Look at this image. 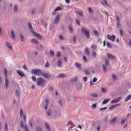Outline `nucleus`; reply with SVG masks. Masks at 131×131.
<instances>
[{
    "instance_id": "1",
    "label": "nucleus",
    "mask_w": 131,
    "mask_h": 131,
    "mask_svg": "<svg viewBox=\"0 0 131 131\" xmlns=\"http://www.w3.org/2000/svg\"><path fill=\"white\" fill-rule=\"evenodd\" d=\"M82 32L84 34L86 38H90V34L89 31L88 29L86 30V28L85 27H82L81 28Z\"/></svg>"
},
{
    "instance_id": "9",
    "label": "nucleus",
    "mask_w": 131,
    "mask_h": 131,
    "mask_svg": "<svg viewBox=\"0 0 131 131\" xmlns=\"http://www.w3.org/2000/svg\"><path fill=\"white\" fill-rule=\"evenodd\" d=\"M5 43L6 46L10 50H13L12 46L8 42L6 41Z\"/></svg>"
},
{
    "instance_id": "28",
    "label": "nucleus",
    "mask_w": 131,
    "mask_h": 131,
    "mask_svg": "<svg viewBox=\"0 0 131 131\" xmlns=\"http://www.w3.org/2000/svg\"><path fill=\"white\" fill-rule=\"evenodd\" d=\"M106 65L104 64L103 65V71L104 72H105L106 73Z\"/></svg>"
},
{
    "instance_id": "59",
    "label": "nucleus",
    "mask_w": 131,
    "mask_h": 131,
    "mask_svg": "<svg viewBox=\"0 0 131 131\" xmlns=\"http://www.w3.org/2000/svg\"><path fill=\"white\" fill-rule=\"evenodd\" d=\"M59 103L60 106H62V101H61V100H59Z\"/></svg>"
},
{
    "instance_id": "35",
    "label": "nucleus",
    "mask_w": 131,
    "mask_h": 131,
    "mask_svg": "<svg viewBox=\"0 0 131 131\" xmlns=\"http://www.w3.org/2000/svg\"><path fill=\"white\" fill-rule=\"evenodd\" d=\"M36 129L37 131H41L42 130V128L39 126H37Z\"/></svg>"
},
{
    "instance_id": "63",
    "label": "nucleus",
    "mask_w": 131,
    "mask_h": 131,
    "mask_svg": "<svg viewBox=\"0 0 131 131\" xmlns=\"http://www.w3.org/2000/svg\"><path fill=\"white\" fill-rule=\"evenodd\" d=\"M96 106V104H94L92 105V107L93 108H95Z\"/></svg>"
},
{
    "instance_id": "54",
    "label": "nucleus",
    "mask_w": 131,
    "mask_h": 131,
    "mask_svg": "<svg viewBox=\"0 0 131 131\" xmlns=\"http://www.w3.org/2000/svg\"><path fill=\"white\" fill-rule=\"evenodd\" d=\"M32 78L33 80L34 81H36V77L35 76H33L32 77Z\"/></svg>"
},
{
    "instance_id": "11",
    "label": "nucleus",
    "mask_w": 131,
    "mask_h": 131,
    "mask_svg": "<svg viewBox=\"0 0 131 131\" xmlns=\"http://www.w3.org/2000/svg\"><path fill=\"white\" fill-rule=\"evenodd\" d=\"M58 67L60 68L62 66V62L61 60L60 59H59L57 62Z\"/></svg>"
},
{
    "instance_id": "48",
    "label": "nucleus",
    "mask_w": 131,
    "mask_h": 131,
    "mask_svg": "<svg viewBox=\"0 0 131 131\" xmlns=\"http://www.w3.org/2000/svg\"><path fill=\"white\" fill-rule=\"evenodd\" d=\"M73 123L71 121H69L68 122V124L67 125V126H68V125H73Z\"/></svg>"
},
{
    "instance_id": "16",
    "label": "nucleus",
    "mask_w": 131,
    "mask_h": 131,
    "mask_svg": "<svg viewBox=\"0 0 131 131\" xmlns=\"http://www.w3.org/2000/svg\"><path fill=\"white\" fill-rule=\"evenodd\" d=\"M116 117H115L112 119L110 122V124H114L116 121Z\"/></svg>"
},
{
    "instance_id": "60",
    "label": "nucleus",
    "mask_w": 131,
    "mask_h": 131,
    "mask_svg": "<svg viewBox=\"0 0 131 131\" xmlns=\"http://www.w3.org/2000/svg\"><path fill=\"white\" fill-rule=\"evenodd\" d=\"M87 77H85L83 78V79L84 81L85 82H86L87 81Z\"/></svg>"
},
{
    "instance_id": "37",
    "label": "nucleus",
    "mask_w": 131,
    "mask_h": 131,
    "mask_svg": "<svg viewBox=\"0 0 131 131\" xmlns=\"http://www.w3.org/2000/svg\"><path fill=\"white\" fill-rule=\"evenodd\" d=\"M24 128L25 131H29L27 125L26 124H24Z\"/></svg>"
},
{
    "instance_id": "56",
    "label": "nucleus",
    "mask_w": 131,
    "mask_h": 131,
    "mask_svg": "<svg viewBox=\"0 0 131 131\" xmlns=\"http://www.w3.org/2000/svg\"><path fill=\"white\" fill-rule=\"evenodd\" d=\"M130 99L128 96H127L125 100H124V102H127L128 101V100Z\"/></svg>"
},
{
    "instance_id": "2",
    "label": "nucleus",
    "mask_w": 131,
    "mask_h": 131,
    "mask_svg": "<svg viewBox=\"0 0 131 131\" xmlns=\"http://www.w3.org/2000/svg\"><path fill=\"white\" fill-rule=\"evenodd\" d=\"M37 82L38 85L42 86L45 84L46 81L44 79H42V78H41L37 79Z\"/></svg>"
},
{
    "instance_id": "39",
    "label": "nucleus",
    "mask_w": 131,
    "mask_h": 131,
    "mask_svg": "<svg viewBox=\"0 0 131 131\" xmlns=\"http://www.w3.org/2000/svg\"><path fill=\"white\" fill-rule=\"evenodd\" d=\"M78 13L79 14V15L81 17H83V15L82 14V12L80 11H78Z\"/></svg>"
},
{
    "instance_id": "5",
    "label": "nucleus",
    "mask_w": 131,
    "mask_h": 131,
    "mask_svg": "<svg viewBox=\"0 0 131 131\" xmlns=\"http://www.w3.org/2000/svg\"><path fill=\"white\" fill-rule=\"evenodd\" d=\"M107 38L109 40H111L112 41H114L115 39V37L114 35H112L111 36L110 35H107Z\"/></svg>"
},
{
    "instance_id": "10",
    "label": "nucleus",
    "mask_w": 131,
    "mask_h": 131,
    "mask_svg": "<svg viewBox=\"0 0 131 131\" xmlns=\"http://www.w3.org/2000/svg\"><path fill=\"white\" fill-rule=\"evenodd\" d=\"M107 55L109 59H114L115 58L114 56L110 53H107Z\"/></svg>"
},
{
    "instance_id": "27",
    "label": "nucleus",
    "mask_w": 131,
    "mask_h": 131,
    "mask_svg": "<svg viewBox=\"0 0 131 131\" xmlns=\"http://www.w3.org/2000/svg\"><path fill=\"white\" fill-rule=\"evenodd\" d=\"M110 100V99H105L102 102L103 104H105L106 103Z\"/></svg>"
},
{
    "instance_id": "7",
    "label": "nucleus",
    "mask_w": 131,
    "mask_h": 131,
    "mask_svg": "<svg viewBox=\"0 0 131 131\" xmlns=\"http://www.w3.org/2000/svg\"><path fill=\"white\" fill-rule=\"evenodd\" d=\"M60 15L59 14L57 15L55 18L54 23L55 24H57L59 22L60 18Z\"/></svg>"
},
{
    "instance_id": "21",
    "label": "nucleus",
    "mask_w": 131,
    "mask_h": 131,
    "mask_svg": "<svg viewBox=\"0 0 131 131\" xmlns=\"http://www.w3.org/2000/svg\"><path fill=\"white\" fill-rule=\"evenodd\" d=\"M68 28L70 31V33H72L73 32V30L71 24H70L69 25V26H68Z\"/></svg>"
},
{
    "instance_id": "25",
    "label": "nucleus",
    "mask_w": 131,
    "mask_h": 131,
    "mask_svg": "<svg viewBox=\"0 0 131 131\" xmlns=\"http://www.w3.org/2000/svg\"><path fill=\"white\" fill-rule=\"evenodd\" d=\"M18 10V6L17 5H15L14 6V10L15 12H16Z\"/></svg>"
},
{
    "instance_id": "4",
    "label": "nucleus",
    "mask_w": 131,
    "mask_h": 131,
    "mask_svg": "<svg viewBox=\"0 0 131 131\" xmlns=\"http://www.w3.org/2000/svg\"><path fill=\"white\" fill-rule=\"evenodd\" d=\"M42 75L46 79L49 78L51 76V75L49 73L43 71L41 73Z\"/></svg>"
},
{
    "instance_id": "46",
    "label": "nucleus",
    "mask_w": 131,
    "mask_h": 131,
    "mask_svg": "<svg viewBox=\"0 0 131 131\" xmlns=\"http://www.w3.org/2000/svg\"><path fill=\"white\" fill-rule=\"evenodd\" d=\"M84 71L86 73V74H89V71L88 70L86 69H84Z\"/></svg>"
},
{
    "instance_id": "30",
    "label": "nucleus",
    "mask_w": 131,
    "mask_h": 131,
    "mask_svg": "<svg viewBox=\"0 0 131 131\" xmlns=\"http://www.w3.org/2000/svg\"><path fill=\"white\" fill-rule=\"evenodd\" d=\"M20 125L21 128H24L23 122L22 120L20 122Z\"/></svg>"
},
{
    "instance_id": "61",
    "label": "nucleus",
    "mask_w": 131,
    "mask_h": 131,
    "mask_svg": "<svg viewBox=\"0 0 131 131\" xmlns=\"http://www.w3.org/2000/svg\"><path fill=\"white\" fill-rule=\"evenodd\" d=\"M97 80V79L94 77L93 79V81L94 82H95Z\"/></svg>"
},
{
    "instance_id": "13",
    "label": "nucleus",
    "mask_w": 131,
    "mask_h": 131,
    "mask_svg": "<svg viewBox=\"0 0 131 131\" xmlns=\"http://www.w3.org/2000/svg\"><path fill=\"white\" fill-rule=\"evenodd\" d=\"M75 66L77 67L78 68L81 70L82 67H81V64L80 63L76 62L75 64Z\"/></svg>"
},
{
    "instance_id": "6",
    "label": "nucleus",
    "mask_w": 131,
    "mask_h": 131,
    "mask_svg": "<svg viewBox=\"0 0 131 131\" xmlns=\"http://www.w3.org/2000/svg\"><path fill=\"white\" fill-rule=\"evenodd\" d=\"M121 99V97H117L115 99H114L112 101H111V104H113L114 103H116L118 102Z\"/></svg>"
},
{
    "instance_id": "20",
    "label": "nucleus",
    "mask_w": 131,
    "mask_h": 131,
    "mask_svg": "<svg viewBox=\"0 0 131 131\" xmlns=\"http://www.w3.org/2000/svg\"><path fill=\"white\" fill-rule=\"evenodd\" d=\"M45 126L46 127V128L48 130L50 131L51 130V129L50 127L49 124L47 123H45Z\"/></svg>"
},
{
    "instance_id": "41",
    "label": "nucleus",
    "mask_w": 131,
    "mask_h": 131,
    "mask_svg": "<svg viewBox=\"0 0 131 131\" xmlns=\"http://www.w3.org/2000/svg\"><path fill=\"white\" fill-rule=\"evenodd\" d=\"M23 113V109L21 108H20V115L21 116H22Z\"/></svg>"
},
{
    "instance_id": "58",
    "label": "nucleus",
    "mask_w": 131,
    "mask_h": 131,
    "mask_svg": "<svg viewBox=\"0 0 131 131\" xmlns=\"http://www.w3.org/2000/svg\"><path fill=\"white\" fill-rule=\"evenodd\" d=\"M125 120H126V119L125 118L124 119H123V120L122 121V122H121V125L123 124L124 123V122H125Z\"/></svg>"
},
{
    "instance_id": "12",
    "label": "nucleus",
    "mask_w": 131,
    "mask_h": 131,
    "mask_svg": "<svg viewBox=\"0 0 131 131\" xmlns=\"http://www.w3.org/2000/svg\"><path fill=\"white\" fill-rule=\"evenodd\" d=\"M17 73L21 77H22L25 76V74L23 73L21 71L19 70H17Z\"/></svg>"
},
{
    "instance_id": "42",
    "label": "nucleus",
    "mask_w": 131,
    "mask_h": 131,
    "mask_svg": "<svg viewBox=\"0 0 131 131\" xmlns=\"http://www.w3.org/2000/svg\"><path fill=\"white\" fill-rule=\"evenodd\" d=\"M5 128L7 130H8V128L7 126V122H6L5 124Z\"/></svg>"
},
{
    "instance_id": "34",
    "label": "nucleus",
    "mask_w": 131,
    "mask_h": 131,
    "mask_svg": "<svg viewBox=\"0 0 131 131\" xmlns=\"http://www.w3.org/2000/svg\"><path fill=\"white\" fill-rule=\"evenodd\" d=\"M62 9V8L61 7L59 6L58 7L55 9V11H58L61 10Z\"/></svg>"
},
{
    "instance_id": "51",
    "label": "nucleus",
    "mask_w": 131,
    "mask_h": 131,
    "mask_svg": "<svg viewBox=\"0 0 131 131\" xmlns=\"http://www.w3.org/2000/svg\"><path fill=\"white\" fill-rule=\"evenodd\" d=\"M76 22L77 24L79 25L80 26V22L77 19L76 20Z\"/></svg>"
},
{
    "instance_id": "33",
    "label": "nucleus",
    "mask_w": 131,
    "mask_h": 131,
    "mask_svg": "<svg viewBox=\"0 0 131 131\" xmlns=\"http://www.w3.org/2000/svg\"><path fill=\"white\" fill-rule=\"evenodd\" d=\"M85 53L86 54H89V50L88 48L86 47L85 49Z\"/></svg>"
},
{
    "instance_id": "49",
    "label": "nucleus",
    "mask_w": 131,
    "mask_h": 131,
    "mask_svg": "<svg viewBox=\"0 0 131 131\" xmlns=\"http://www.w3.org/2000/svg\"><path fill=\"white\" fill-rule=\"evenodd\" d=\"M49 64L48 63V62H47L46 63L45 66V67L46 68H47L49 67Z\"/></svg>"
},
{
    "instance_id": "26",
    "label": "nucleus",
    "mask_w": 131,
    "mask_h": 131,
    "mask_svg": "<svg viewBox=\"0 0 131 131\" xmlns=\"http://www.w3.org/2000/svg\"><path fill=\"white\" fill-rule=\"evenodd\" d=\"M4 74L5 76V78L7 77V70L6 68H5L4 69Z\"/></svg>"
},
{
    "instance_id": "32",
    "label": "nucleus",
    "mask_w": 131,
    "mask_h": 131,
    "mask_svg": "<svg viewBox=\"0 0 131 131\" xmlns=\"http://www.w3.org/2000/svg\"><path fill=\"white\" fill-rule=\"evenodd\" d=\"M50 53L51 56L52 57H53L54 56V51L53 50H50Z\"/></svg>"
},
{
    "instance_id": "15",
    "label": "nucleus",
    "mask_w": 131,
    "mask_h": 131,
    "mask_svg": "<svg viewBox=\"0 0 131 131\" xmlns=\"http://www.w3.org/2000/svg\"><path fill=\"white\" fill-rule=\"evenodd\" d=\"M31 42L32 43H35L36 45H37L39 43L38 41L37 40V39H32L31 40Z\"/></svg>"
},
{
    "instance_id": "17",
    "label": "nucleus",
    "mask_w": 131,
    "mask_h": 131,
    "mask_svg": "<svg viewBox=\"0 0 131 131\" xmlns=\"http://www.w3.org/2000/svg\"><path fill=\"white\" fill-rule=\"evenodd\" d=\"M28 26L31 32L33 30V28L32 26L31 23L29 22L28 23Z\"/></svg>"
},
{
    "instance_id": "23",
    "label": "nucleus",
    "mask_w": 131,
    "mask_h": 131,
    "mask_svg": "<svg viewBox=\"0 0 131 131\" xmlns=\"http://www.w3.org/2000/svg\"><path fill=\"white\" fill-rule=\"evenodd\" d=\"M116 105H112L109 108V110H113L116 108Z\"/></svg>"
},
{
    "instance_id": "44",
    "label": "nucleus",
    "mask_w": 131,
    "mask_h": 131,
    "mask_svg": "<svg viewBox=\"0 0 131 131\" xmlns=\"http://www.w3.org/2000/svg\"><path fill=\"white\" fill-rule=\"evenodd\" d=\"M83 59L84 61L85 62H87V59L85 56H83Z\"/></svg>"
},
{
    "instance_id": "55",
    "label": "nucleus",
    "mask_w": 131,
    "mask_h": 131,
    "mask_svg": "<svg viewBox=\"0 0 131 131\" xmlns=\"http://www.w3.org/2000/svg\"><path fill=\"white\" fill-rule=\"evenodd\" d=\"M119 31H120V34L121 35V36L123 35V30L122 29H120Z\"/></svg>"
},
{
    "instance_id": "43",
    "label": "nucleus",
    "mask_w": 131,
    "mask_h": 131,
    "mask_svg": "<svg viewBox=\"0 0 131 131\" xmlns=\"http://www.w3.org/2000/svg\"><path fill=\"white\" fill-rule=\"evenodd\" d=\"M52 113V111L51 110H48L47 112V114L48 115H50Z\"/></svg>"
},
{
    "instance_id": "64",
    "label": "nucleus",
    "mask_w": 131,
    "mask_h": 131,
    "mask_svg": "<svg viewBox=\"0 0 131 131\" xmlns=\"http://www.w3.org/2000/svg\"><path fill=\"white\" fill-rule=\"evenodd\" d=\"M94 32L95 35H97L98 34L96 30H94Z\"/></svg>"
},
{
    "instance_id": "52",
    "label": "nucleus",
    "mask_w": 131,
    "mask_h": 131,
    "mask_svg": "<svg viewBox=\"0 0 131 131\" xmlns=\"http://www.w3.org/2000/svg\"><path fill=\"white\" fill-rule=\"evenodd\" d=\"M53 89L52 86H50V88L49 89V91L50 92H51L53 91Z\"/></svg>"
},
{
    "instance_id": "31",
    "label": "nucleus",
    "mask_w": 131,
    "mask_h": 131,
    "mask_svg": "<svg viewBox=\"0 0 131 131\" xmlns=\"http://www.w3.org/2000/svg\"><path fill=\"white\" fill-rule=\"evenodd\" d=\"M67 76V75H64L63 74L60 73V74L59 75L58 77L59 78H60L61 77H66Z\"/></svg>"
},
{
    "instance_id": "36",
    "label": "nucleus",
    "mask_w": 131,
    "mask_h": 131,
    "mask_svg": "<svg viewBox=\"0 0 131 131\" xmlns=\"http://www.w3.org/2000/svg\"><path fill=\"white\" fill-rule=\"evenodd\" d=\"M106 45L108 48L111 49L112 48V46L109 42H107L106 43Z\"/></svg>"
},
{
    "instance_id": "19",
    "label": "nucleus",
    "mask_w": 131,
    "mask_h": 131,
    "mask_svg": "<svg viewBox=\"0 0 131 131\" xmlns=\"http://www.w3.org/2000/svg\"><path fill=\"white\" fill-rule=\"evenodd\" d=\"M11 34L12 35V39H14L15 38V35H14V31L13 29H12L10 30Z\"/></svg>"
},
{
    "instance_id": "24",
    "label": "nucleus",
    "mask_w": 131,
    "mask_h": 131,
    "mask_svg": "<svg viewBox=\"0 0 131 131\" xmlns=\"http://www.w3.org/2000/svg\"><path fill=\"white\" fill-rule=\"evenodd\" d=\"M20 37L21 40L22 41H25V39L23 35L22 34H20Z\"/></svg>"
},
{
    "instance_id": "14",
    "label": "nucleus",
    "mask_w": 131,
    "mask_h": 131,
    "mask_svg": "<svg viewBox=\"0 0 131 131\" xmlns=\"http://www.w3.org/2000/svg\"><path fill=\"white\" fill-rule=\"evenodd\" d=\"M8 80L7 79V77L5 78V85L6 89H7L8 87Z\"/></svg>"
},
{
    "instance_id": "53",
    "label": "nucleus",
    "mask_w": 131,
    "mask_h": 131,
    "mask_svg": "<svg viewBox=\"0 0 131 131\" xmlns=\"http://www.w3.org/2000/svg\"><path fill=\"white\" fill-rule=\"evenodd\" d=\"M2 27L0 26V35L2 36Z\"/></svg>"
},
{
    "instance_id": "22",
    "label": "nucleus",
    "mask_w": 131,
    "mask_h": 131,
    "mask_svg": "<svg viewBox=\"0 0 131 131\" xmlns=\"http://www.w3.org/2000/svg\"><path fill=\"white\" fill-rule=\"evenodd\" d=\"M15 93L17 97L18 98L20 96V94L18 90H16Z\"/></svg>"
},
{
    "instance_id": "18",
    "label": "nucleus",
    "mask_w": 131,
    "mask_h": 131,
    "mask_svg": "<svg viewBox=\"0 0 131 131\" xmlns=\"http://www.w3.org/2000/svg\"><path fill=\"white\" fill-rule=\"evenodd\" d=\"M105 65H106L107 67L109 65V61L108 59L106 57L105 58Z\"/></svg>"
},
{
    "instance_id": "3",
    "label": "nucleus",
    "mask_w": 131,
    "mask_h": 131,
    "mask_svg": "<svg viewBox=\"0 0 131 131\" xmlns=\"http://www.w3.org/2000/svg\"><path fill=\"white\" fill-rule=\"evenodd\" d=\"M42 72L41 70L39 69H35L32 70L31 71L32 74L37 76L40 75Z\"/></svg>"
},
{
    "instance_id": "50",
    "label": "nucleus",
    "mask_w": 131,
    "mask_h": 131,
    "mask_svg": "<svg viewBox=\"0 0 131 131\" xmlns=\"http://www.w3.org/2000/svg\"><path fill=\"white\" fill-rule=\"evenodd\" d=\"M61 56V53L60 52H58L57 55V57L58 58H59Z\"/></svg>"
},
{
    "instance_id": "29",
    "label": "nucleus",
    "mask_w": 131,
    "mask_h": 131,
    "mask_svg": "<svg viewBox=\"0 0 131 131\" xmlns=\"http://www.w3.org/2000/svg\"><path fill=\"white\" fill-rule=\"evenodd\" d=\"M112 76L113 77V80H116L117 79V77L116 75L115 74H112Z\"/></svg>"
},
{
    "instance_id": "47",
    "label": "nucleus",
    "mask_w": 131,
    "mask_h": 131,
    "mask_svg": "<svg viewBox=\"0 0 131 131\" xmlns=\"http://www.w3.org/2000/svg\"><path fill=\"white\" fill-rule=\"evenodd\" d=\"M90 95L94 97H97V94L96 93L91 94Z\"/></svg>"
},
{
    "instance_id": "62",
    "label": "nucleus",
    "mask_w": 131,
    "mask_h": 131,
    "mask_svg": "<svg viewBox=\"0 0 131 131\" xmlns=\"http://www.w3.org/2000/svg\"><path fill=\"white\" fill-rule=\"evenodd\" d=\"M93 56L94 58H95L96 57V53L95 52H94L93 53Z\"/></svg>"
},
{
    "instance_id": "45",
    "label": "nucleus",
    "mask_w": 131,
    "mask_h": 131,
    "mask_svg": "<svg viewBox=\"0 0 131 131\" xmlns=\"http://www.w3.org/2000/svg\"><path fill=\"white\" fill-rule=\"evenodd\" d=\"M101 90L104 93H105L106 91V89L103 88H101Z\"/></svg>"
},
{
    "instance_id": "38",
    "label": "nucleus",
    "mask_w": 131,
    "mask_h": 131,
    "mask_svg": "<svg viewBox=\"0 0 131 131\" xmlns=\"http://www.w3.org/2000/svg\"><path fill=\"white\" fill-rule=\"evenodd\" d=\"M116 18L117 22H121L120 19L118 15L116 16Z\"/></svg>"
},
{
    "instance_id": "40",
    "label": "nucleus",
    "mask_w": 131,
    "mask_h": 131,
    "mask_svg": "<svg viewBox=\"0 0 131 131\" xmlns=\"http://www.w3.org/2000/svg\"><path fill=\"white\" fill-rule=\"evenodd\" d=\"M89 13H92L93 12V11L92 9L90 7L89 8Z\"/></svg>"
},
{
    "instance_id": "8",
    "label": "nucleus",
    "mask_w": 131,
    "mask_h": 131,
    "mask_svg": "<svg viewBox=\"0 0 131 131\" xmlns=\"http://www.w3.org/2000/svg\"><path fill=\"white\" fill-rule=\"evenodd\" d=\"M32 33L34 34L36 37L40 39H41L42 38L40 35H39L38 33L34 30L32 31L31 32Z\"/></svg>"
},
{
    "instance_id": "57",
    "label": "nucleus",
    "mask_w": 131,
    "mask_h": 131,
    "mask_svg": "<svg viewBox=\"0 0 131 131\" xmlns=\"http://www.w3.org/2000/svg\"><path fill=\"white\" fill-rule=\"evenodd\" d=\"M103 1L108 6L110 7L109 6V5L108 3L107 2L106 0H103Z\"/></svg>"
}]
</instances>
